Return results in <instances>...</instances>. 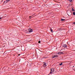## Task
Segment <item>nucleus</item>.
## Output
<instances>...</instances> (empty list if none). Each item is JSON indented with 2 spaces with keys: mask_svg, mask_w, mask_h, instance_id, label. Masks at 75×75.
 Masks as SVG:
<instances>
[{
  "mask_svg": "<svg viewBox=\"0 0 75 75\" xmlns=\"http://www.w3.org/2000/svg\"><path fill=\"white\" fill-rule=\"evenodd\" d=\"M33 16H29V18H30V19L31 18L30 17H32Z\"/></svg>",
  "mask_w": 75,
  "mask_h": 75,
  "instance_id": "nucleus-17",
  "label": "nucleus"
},
{
  "mask_svg": "<svg viewBox=\"0 0 75 75\" xmlns=\"http://www.w3.org/2000/svg\"><path fill=\"white\" fill-rule=\"evenodd\" d=\"M38 42V43H41V41H39Z\"/></svg>",
  "mask_w": 75,
  "mask_h": 75,
  "instance_id": "nucleus-14",
  "label": "nucleus"
},
{
  "mask_svg": "<svg viewBox=\"0 0 75 75\" xmlns=\"http://www.w3.org/2000/svg\"><path fill=\"white\" fill-rule=\"evenodd\" d=\"M10 1V0H6L5 1H4V3H5L6 4L8 3V2H9Z\"/></svg>",
  "mask_w": 75,
  "mask_h": 75,
  "instance_id": "nucleus-5",
  "label": "nucleus"
},
{
  "mask_svg": "<svg viewBox=\"0 0 75 75\" xmlns=\"http://www.w3.org/2000/svg\"><path fill=\"white\" fill-rule=\"evenodd\" d=\"M19 56L20 55V54H19Z\"/></svg>",
  "mask_w": 75,
  "mask_h": 75,
  "instance_id": "nucleus-19",
  "label": "nucleus"
},
{
  "mask_svg": "<svg viewBox=\"0 0 75 75\" xmlns=\"http://www.w3.org/2000/svg\"><path fill=\"white\" fill-rule=\"evenodd\" d=\"M43 67H47V64L46 63H45L43 65Z\"/></svg>",
  "mask_w": 75,
  "mask_h": 75,
  "instance_id": "nucleus-6",
  "label": "nucleus"
},
{
  "mask_svg": "<svg viewBox=\"0 0 75 75\" xmlns=\"http://www.w3.org/2000/svg\"><path fill=\"white\" fill-rule=\"evenodd\" d=\"M54 68H52L51 69V70L50 73V74H52L53 72H54Z\"/></svg>",
  "mask_w": 75,
  "mask_h": 75,
  "instance_id": "nucleus-1",
  "label": "nucleus"
},
{
  "mask_svg": "<svg viewBox=\"0 0 75 75\" xmlns=\"http://www.w3.org/2000/svg\"><path fill=\"white\" fill-rule=\"evenodd\" d=\"M65 20V19H61V21H64Z\"/></svg>",
  "mask_w": 75,
  "mask_h": 75,
  "instance_id": "nucleus-8",
  "label": "nucleus"
},
{
  "mask_svg": "<svg viewBox=\"0 0 75 75\" xmlns=\"http://www.w3.org/2000/svg\"><path fill=\"white\" fill-rule=\"evenodd\" d=\"M29 33H31V32H33V29H29Z\"/></svg>",
  "mask_w": 75,
  "mask_h": 75,
  "instance_id": "nucleus-4",
  "label": "nucleus"
},
{
  "mask_svg": "<svg viewBox=\"0 0 75 75\" xmlns=\"http://www.w3.org/2000/svg\"><path fill=\"white\" fill-rule=\"evenodd\" d=\"M64 52H59L58 53V55H61V54H64Z\"/></svg>",
  "mask_w": 75,
  "mask_h": 75,
  "instance_id": "nucleus-3",
  "label": "nucleus"
},
{
  "mask_svg": "<svg viewBox=\"0 0 75 75\" xmlns=\"http://www.w3.org/2000/svg\"><path fill=\"white\" fill-rule=\"evenodd\" d=\"M58 55H54L53 56H52V58H58Z\"/></svg>",
  "mask_w": 75,
  "mask_h": 75,
  "instance_id": "nucleus-2",
  "label": "nucleus"
},
{
  "mask_svg": "<svg viewBox=\"0 0 75 75\" xmlns=\"http://www.w3.org/2000/svg\"><path fill=\"white\" fill-rule=\"evenodd\" d=\"M50 31H51V32H52V31H52V29H50Z\"/></svg>",
  "mask_w": 75,
  "mask_h": 75,
  "instance_id": "nucleus-13",
  "label": "nucleus"
},
{
  "mask_svg": "<svg viewBox=\"0 0 75 75\" xmlns=\"http://www.w3.org/2000/svg\"><path fill=\"white\" fill-rule=\"evenodd\" d=\"M2 18H0V19H1Z\"/></svg>",
  "mask_w": 75,
  "mask_h": 75,
  "instance_id": "nucleus-18",
  "label": "nucleus"
},
{
  "mask_svg": "<svg viewBox=\"0 0 75 75\" xmlns=\"http://www.w3.org/2000/svg\"><path fill=\"white\" fill-rule=\"evenodd\" d=\"M62 65V63H61V64H60V65Z\"/></svg>",
  "mask_w": 75,
  "mask_h": 75,
  "instance_id": "nucleus-15",
  "label": "nucleus"
},
{
  "mask_svg": "<svg viewBox=\"0 0 75 75\" xmlns=\"http://www.w3.org/2000/svg\"><path fill=\"white\" fill-rule=\"evenodd\" d=\"M72 11H75V10H74V8H72Z\"/></svg>",
  "mask_w": 75,
  "mask_h": 75,
  "instance_id": "nucleus-10",
  "label": "nucleus"
},
{
  "mask_svg": "<svg viewBox=\"0 0 75 75\" xmlns=\"http://www.w3.org/2000/svg\"><path fill=\"white\" fill-rule=\"evenodd\" d=\"M63 47L64 48H67V45L66 44L64 45H63Z\"/></svg>",
  "mask_w": 75,
  "mask_h": 75,
  "instance_id": "nucleus-7",
  "label": "nucleus"
},
{
  "mask_svg": "<svg viewBox=\"0 0 75 75\" xmlns=\"http://www.w3.org/2000/svg\"><path fill=\"white\" fill-rule=\"evenodd\" d=\"M73 15H74V16H75V12H74L73 13Z\"/></svg>",
  "mask_w": 75,
  "mask_h": 75,
  "instance_id": "nucleus-11",
  "label": "nucleus"
},
{
  "mask_svg": "<svg viewBox=\"0 0 75 75\" xmlns=\"http://www.w3.org/2000/svg\"><path fill=\"white\" fill-rule=\"evenodd\" d=\"M61 30H62L61 28H59V31Z\"/></svg>",
  "mask_w": 75,
  "mask_h": 75,
  "instance_id": "nucleus-12",
  "label": "nucleus"
},
{
  "mask_svg": "<svg viewBox=\"0 0 75 75\" xmlns=\"http://www.w3.org/2000/svg\"><path fill=\"white\" fill-rule=\"evenodd\" d=\"M73 24H75V22H74L73 23Z\"/></svg>",
  "mask_w": 75,
  "mask_h": 75,
  "instance_id": "nucleus-16",
  "label": "nucleus"
},
{
  "mask_svg": "<svg viewBox=\"0 0 75 75\" xmlns=\"http://www.w3.org/2000/svg\"><path fill=\"white\" fill-rule=\"evenodd\" d=\"M73 67H74V66H73Z\"/></svg>",
  "mask_w": 75,
  "mask_h": 75,
  "instance_id": "nucleus-20",
  "label": "nucleus"
},
{
  "mask_svg": "<svg viewBox=\"0 0 75 75\" xmlns=\"http://www.w3.org/2000/svg\"><path fill=\"white\" fill-rule=\"evenodd\" d=\"M68 1H69V2H72V0H68Z\"/></svg>",
  "mask_w": 75,
  "mask_h": 75,
  "instance_id": "nucleus-9",
  "label": "nucleus"
}]
</instances>
